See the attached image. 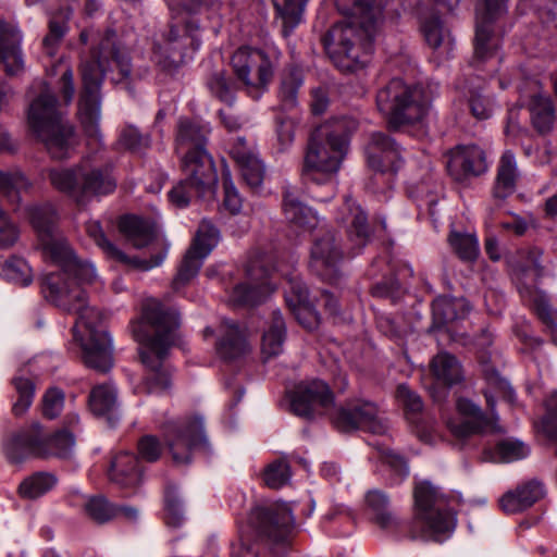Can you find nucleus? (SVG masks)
<instances>
[{
	"label": "nucleus",
	"mask_w": 557,
	"mask_h": 557,
	"mask_svg": "<svg viewBox=\"0 0 557 557\" xmlns=\"http://www.w3.org/2000/svg\"><path fill=\"white\" fill-rule=\"evenodd\" d=\"M79 267H60V272L45 275L41 288L45 298L61 309L77 314L74 337L81 343L83 360L88 368L107 372L112 367V343L102 324V313L86 304L81 284L91 283L96 271L91 263L76 257Z\"/></svg>",
	"instance_id": "1"
},
{
	"label": "nucleus",
	"mask_w": 557,
	"mask_h": 557,
	"mask_svg": "<svg viewBox=\"0 0 557 557\" xmlns=\"http://www.w3.org/2000/svg\"><path fill=\"white\" fill-rule=\"evenodd\" d=\"M180 326L176 309L156 298L143 302L141 315L131 325L143 364L150 373L146 377L147 392L164 391L170 385V376L163 369L171 346L174 344Z\"/></svg>",
	"instance_id": "2"
},
{
	"label": "nucleus",
	"mask_w": 557,
	"mask_h": 557,
	"mask_svg": "<svg viewBox=\"0 0 557 557\" xmlns=\"http://www.w3.org/2000/svg\"><path fill=\"white\" fill-rule=\"evenodd\" d=\"M354 11L347 21L336 23L324 38L334 64L342 71H355L363 55L372 52V41L383 18L386 0H351Z\"/></svg>",
	"instance_id": "3"
},
{
	"label": "nucleus",
	"mask_w": 557,
	"mask_h": 557,
	"mask_svg": "<svg viewBox=\"0 0 557 557\" xmlns=\"http://www.w3.org/2000/svg\"><path fill=\"white\" fill-rule=\"evenodd\" d=\"M115 67L122 77L131 73L126 50L117 42L116 34L108 29L92 49L90 60L82 63L83 92L78 113L86 134L95 141L100 140V85L108 70Z\"/></svg>",
	"instance_id": "4"
},
{
	"label": "nucleus",
	"mask_w": 557,
	"mask_h": 557,
	"mask_svg": "<svg viewBox=\"0 0 557 557\" xmlns=\"http://www.w3.org/2000/svg\"><path fill=\"white\" fill-rule=\"evenodd\" d=\"M358 127L354 117L332 119L317 127L308 141L304 172L317 183H332L348 150V136Z\"/></svg>",
	"instance_id": "5"
},
{
	"label": "nucleus",
	"mask_w": 557,
	"mask_h": 557,
	"mask_svg": "<svg viewBox=\"0 0 557 557\" xmlns=\"http://www.w3.org/2000/svg\"><path fill=\"white\" fill-rule=\"evenodd\" d=\"M231 64L236 82L223 71L215 72L207 82L211 94L231 104L237 89L243 88L248 96L259 99L274 75L275 65L270 57L262 50L243 47L234 52Z\"/></svg>",
	"instance_id": "6"
},
{
	"label": "nucleus",
	"mask_w": 557,
	"mask_h": 557,
	"mask_svg": "<svg viewBox=\"0 0 557 557\" xmlns=\"http://www.w3.org/2000/svg\"><path fill=\"white\" fill-rule=\"evenodd\" d=\"M430 104L431 94L426 88L408 85L399 78L389 81L376 95L377 109L392 129L422 121Z\"/></svg>",
	"instance_id": "7"
},
{
	"label": "nucleus",
	"mask_w": 557,
	"mask_h": 557,
	"mask_svg": "<svg viewBox=\"0 0 557 557\" xmlns=\"http://www.w3.org/2000/svg\"><path fill=\"white\" fill-rule=\"evenodd\" d=\"M48 177L57 190L66 194L77 205H85L92 197L111 194L116 187L109 168L97 165L89 158L73 168L52 169Z\"/></svg>",
	"instance_id": "8"
},
{
	"label": "nucleus",
	"mask_w": 557,
	"mask_h": 557,
	"mask_svg": "<svg viewBox=\"0 0 557 557\" xmlns=\"http://www.w3.org/2000/svg\"><path fill=\"white\" fill-rule=\"evenodd\" d=\"M28 123L54 159L69 156L72 148L73 127L63 123L52 91L42 84L40 94L32 101Z\"/></svg>",
	"instance_id": "9"
},
{
	"label": "nucleus",
	"mask_w": 557,
	"mask_h": 557,
	"mask_svg": "<svg viewBox=\"0 0 557 557\" xmlns=\"http://www.w3.org/2000/svg\"><path fill=\"white\" fill-rule=\"evenodd\" d=\"M460 495H445L430 482L424 481L416 485L414 528H420V534L412 531V537H433L450 532L455 527V513L451 503L460 502Z\"/></svg>",
	"instance_id": "10"
},
{
	"label": "nucleus",
	"mask_w": 557,
	"mask_h": 557,
	"mask_svg": "<svg viewBox=\"0 0 557 557\" xmlns=\"http://www.w3.org/2000/svg\"><path fill=\"white\" fill-rule=\"evenodd\" d=\"M185 180L177 183L169 193L170 201L176 207L189 205L193 196L205 198L214 194L218 174L208 150H198L181 156Z\"/></svg>",
	"instance_id": "11"
},
{
	"label": "nucleus",
	"mask_w": 557,
	"mask_h": 557,
	"mask_svg": "<svg viewBox=\"0 0 557 557\" xmlns=\"http://www.w3.org/2000/svg\"><path fill=\"white\" fill-rule=\"evenodd\" d=\"M28 220L37 234L44 257L53 264L79 267L76 255L58 228V214L51 203L35 205L27 209Z\"/></svg>",
	"instance_id": "12"
},
{
	"label": "nucleus",
	"mask_w": 557,
	"mask_h": 557,
	"mask_svg": "<svg viewBox=\"0 0 557 557\" xmlns=\"http://www.w3.org/2000/svg\"><path fill=\"white\" fill-rule=\"evenodd\" d=\"M166 2L170 11L175 17H181L184 25L183 27H181L178 23L172 25L165 37L164 49L160 45H157L154 52L160 54L163 52H177L184 57L188 48L197 50L200 47L201 38L199 36L198 23L183 15L200 13L203 10H216L220 8L221 0H185L182 8L175 0H166Z\"/></svg>",
	"instance_id": "13"
},
{
	"label": "nucleus",
	"mask_w": 557,
	"mask_h": 557,
	"mask_svg": "<svg viewBox=\"0 0 557 557\" xmlns=\"http://www.w3.org/2000/svg\"><path fill=\"white\" fill-rule=\"evenodd\" d=\"M165 442L174 463H189L194 450L207 442L202 418L191 416L171 423L165 431Z\"/></svg>",
	"instance_id": "14"
},
{
	"label": "nucleus",
	"mask_w": 557,
	"mask_h": 557,
	"mask_svg": "<svg viewBox=\"0 0 557 557\" xmlns=\"http://www.w3.org/2000/svg\"><path fill=\"white\" fill-rule=\"evenodd\" d=\"M220 239L219 231L208 220H202L195 235L194 242L186 251L173 278V289L180 290L188 284L198 273L203 260L209 256Z\"/></svg>",
	"instance_id": "15"
},
{
	"label": "nucleus",
	"mask_w": 557,
	"mask_h": 557,
	"mask_svg": "<svg viewBox=\"0 0 557 557\" xmlns=\"http://www.w3.org/2000/svg\"><path fill=\"white\" fill-rule=\"evenodd\" d=\"M333 421L342 432L361 429L373 434H381L386 429L376 406L363 400L349 403L341 408Z\"/></svg>",
	"instance_id": "16"
},
{
	"label": "nucleus",
	"mask_w": 557,
	"mask_h": 557,
	"mask_svg": "<svg viewBox=\"0 0 557 557\" xmlns=\"http://www.w3.org/2000/svg\"><path fill=\"white\" fill-rule=\"evenodd\" d=\"M251 519L259 534L274 543L285 542L294 525L290 508L286 504L257 507Z\"/></svg>",
	"instance_id": "17"
},
{
	"label": "nucleus",
	"mask_w": 557,
	"mask_h": 557,
	"mask_svg": "<svg viewBox=\"0 0 557 557\" xmlns=\"http://www.w3.org/2000/svg\"><path fill=\"white\" fill-rule=\"evenodd\" d=\"M476 9L474 55L480 60L490 58L498 48L499 40L493 35L491 24L506 10L507 0H480Z\"/></svg>",
	"instance_id": "18"
},
{
	"label": "nucleus",
	"mask_w": 557,
	"mask_h": 557,
	"mask_svg": "<svg viewBox=\"0 0 557 557\" xmlns=\"http://www.w3.org/2000/svg\"><path fill=\"white\" fill-rule=\"evenodd\" d=\"M310 257V267L319 276L330 281L337 276L343 250L332 231H324L315 237Z\"/></svg>",
	"instance_id": "19"
},
{
	"label": "nucleus",
	"mask_w": 557,
	"mask_h": 557,
	"mask_svg": "<svg viewBox=\"0 0 557 557\" xmlns=\"http://www.w3.org/2000/svg\"><path fill=\"white\" fill-rule=\"evenodd\" d=\"M268 276V271L261 268L259 261H251L247 267L248 281L233 288L230 301L235 306H255L262 302L274 290Z\"/></svg>",
	"instance_id": "20"
},
{
	"label": "nucleus",
	"mask_w": 557,
	"mask_h": 557,
	"mask_svg": "<svg viewBox=\"0 0 557 557\" xmlns=\"http://www.w3.org/2000/svg\"><path fill=\"white\" fill-rule=\"evenodd\" d=\"M332 403L333 393L327 384L321 380H312L296 386L290 407L295 414L309 418L317 408H327Z\"/></svg>",
	"instance_id": "21"
},
{
	"label": "nucleus",
	"mask_w": 557,
	"mask_h": 557,
	"mask_svg": "<svg viewBox=\"0 0 557 557\" xmlns=\"http://www.w3.org/2000/svg\"><path fill=\"white\" fill-rule=\"evenodd\" d=\"M4 455L10 463L17 465L30 456L40 457L48 451L41 438V426L34 423L30 429L22 430L8 437L3 444Z\"/></svg>",
	"instance_id": "22"
},
{
	"label": "nucleus",
	"mask_w": 557,
	"mask_h": 557,
	"mask_svg": "<svg viewBox=\"0 0 557 557\" xmlns=\"http://www.w3.org/2000/svg\"><path fill=\"white\" fill-rule=\"evenodd\" d=\"M447 170L456 181L486 172L485 152L475 145H460L449 152Z\"/></svg>",
	"instance_id": "23"
},
{
	"label": "nucleus",
	"mask_w": 557,
	"mask_h": 557,
	"mask_svg": "<svg viewBox=\"0 0 557 557\" xmlns=\"http://www.w3.org/2000/svg\"><path fill=\"white\" fill-rule=\"evenodd\" d=\"M368 165L375 172H395L400 164L398 145L383 133H373L366 147Z\"/></svg>",
	"instance_id": "24"
},
{
	"label": "nucleus",
	"mask_w": 557,
	"mask_h": 557,
	"mask_svg": "<svg viewBox=\"0 0 557 557\" xmlns=\"http://www.w3.org/2000/svg\"><path fill=\"white\" fill-rule=\"evenodd\" d=\"M215 350L224 360H235L249 352L247 334L235 321L223 320L216 331Z\"/></svg>",
	"instance_id": "25"
},
{
	"label": "nucleus",
	"mask_w": 557,
	"mask_h": 557,
	"mask_svg": "<svg viewBox=\"0 0 557 557\" xmlns=\"http://www.w3.org/2000/svg\"><path fill=\"white\" fill-rule=\"evenodd\" d=\"M245 183L252 189L261 187L265 166L253 148L248 147L244 138H237L230 151Z\"/></svg>",
	"instance_id": "26"
},
{
	"label": "nucleus",
	"mask_w": 557,
	"mask_h": 557,
	"mask_svg": "<svg viewBox=\"0 0 557 557\" xmlns=\"http://www.w3.org/2000/svg\"><path fill=\"white\" fill-rule=\"evenodd\" d=\"M211 127L208 123L190 119H180L176 128L175 150L180 156L207 150Z\"/></svg>",
	"instance_id": "27"
},
{
	"label": "nucleus",
	"mask_w": 557,
	"mask_h": 557,
	"mask_svg": "<svg viewBox=\"0 0 557 557\" xmlns=\"http://www.w3.org/2000/svg\"><path fill=\"white\" fill-rule=\"evenodd\" d=\"M457 410L462 418L447 421L449 431L457 438H466L478 434L490 425L488 418L475 404L468 399H458Z\"/></svg>",
	"instance_id": "28"
},
{
	"label": "nucleus",
	"mask_w": 557,
	"mask_h": 557,
	"mask_svg": "<svg viewBox=\"0 0 557 557\" xmlns=\"http://www.w3.org/2000/svg\"><path fill=\"white\" fill-rule=\"evenodd\" d=\"M545 490L536 480L528 481L499 498V506L507 513L523 511L544 497Z\"/></svg>",
	"instance_id": "29"
},
{
	"label": "nucleus",
	"mask_w": 557,
	"mask_h": 557,
	"mask_svg": "<svg viewBox=\"0 0 557 557\" xmlns=\"http://www.w3.org/2000/svg\"><path fill=\"white\" fill-rule=\"evenodd\" d=\"M86 232L109 257L116 259L123 263L131 264L138 270H151L154 267L161 264L163 260V256H154L149 260L139 258H128L123 251H121L106 238L102 228L98 222L92 221L87 223Z\"/></svg>",
	"instance_id": "30"
},
{
	"label": "nucleus",
	"mask_w": 557,
	"mask_h": 557,
	"mask_svg": "<svg viewBox=\"0 0 557 557\" xmlns=\"http://www.w3.org/2000/svg\"><path fill=\"white\" fill-rule=\"evenodd\" d=\"M530 122L534 131L545 136L553 132L556 120L552 97L543 91L534 92L528 102Z\"/></svg>",
	"instance_id": "31"
},
{
	"label": "nucleus",
	"mask_w": 557,
	"mask_h": 557,
	"mask_svg": "<svg viewBox=\"0 0 557 557\" xmlns=\"http://www.w3.org/2000/svg\"><path fill=\"white\" fill-rule=\"evenodd\" d=\"M21 34L12 25L0 21V62L8 74H16L23 67L20 50Z\"/></svg>",
	"instance_id": "32"
},
{
	"label": "nucleus",
	"mask_w": 557,
	"mask_h": 557,
	"mask_svg": "<svg viewBox=\"0 0 557 557\" xmlns=\"http://www.w3.org/2000/svg\"><path fill=\"white\" fill-rule=\"evenodd\" d=\"M283 211L286 221L297 231H311L318 225L317 214L311 208L304 205L293 191H285Z\"/></svg>",
	"instance_id": "33"
},
{
	"label": "nucleus",
	"mask_w": 557,
	"mask_h": 557,
	"mask_svg": "<svg viewBox=\"0 0 557 557\" xmlns=\"http://www.w3.org/2000/svg\"><path fill=\"white\" fill-rule=\"evenodd\" d=\"M109 478L121 487H135L141 481V469L135 455L120 453L116 455L109 470Z\"/></svg>",
	"instance_id": "34"
},
{
	"label": "nucleus",
	"mask_w": 557,
	"mask_h": 557,
	"mask_svg": "<svg viewBox=\"0 0 557 557\" xmlns=\"http://www.w3.org/2000/svg\"><path fill=\"white\" fill-rule=\"evenodd\" d=\"M520 177V171L516 156L512 151H505L497 165V175L493 189V195L497 199H505L516 190L517 182Z\"/></svg>",
	"instance_id": "35"
},
{
	"label": "nucleus",
	"mask_w": 557,
	"mask_h": 557,
	"mask_svg": "<svg viewBox=\"0 0 557 557\" xmlns=\"http://www.w3.org/2000/svg\"><path fill=\"white\" fill-rule=\"evenodd\" d=\"M119 228L135 248L148 246L156 236L153 224L136 215L122 218Z\"/></svg>",
	"instance_id": "36"
},
{
	"label": "nucleus",
	"mask_w": 557,
	"mask_h": 557,
	"mask_svg": "<svg viewBox=\"0 0 557 557\" xmlns=\"http://www.w3.org/2000/svg\"><path fill=\"white\" fill-rule=\"evenodd\" d=\"M285 337V321L280 311H273L262 335V355L265 358H271L280 355L283 350Z\"/></svg>",
	"instance_id": "37"
},
{
	"label": "nucleus",
	"mask_w": 557,
	"mask_h": 557,
	"mask_svg": "<svg viewBox=\"0 0 557 557\" xmlns=\"http://www.w3.org/2000/svg\"><path fill=\"white\" fill-rule=\"evenodd\" d=\"M430 368L435 379L445 385H454L463 380V371L457 358L448 352L437 354Z\"/></svg>",
	"instance_id": "38"
},
{
	"label": "nucleus",
	"mask_w": 557,
	"mask_h": 557,
	"mask_svg": "<svg viewBox=\"0 0 557 557\" xmlns=\"http://www.w3.org/2000/svg\"><path fill=\"white\" fill-rule=\"evenodd\" d=\"M433 318L434 323L438 326L454 322L457 319L463 318L469 307L463 299L438 297L433 301Z\"/></svg>",
	"instance_id": "39"
},
{
	"label": "nucleus",
	"mask_w": 557,
	"mask_h": 557,
	"mask_svg": "<svg viewBox=\"0 0 557 557\" xmlns=\"http://www.w3.org/2000/svg\"><path fill=\"white\" fill-rule=\"evenodd\" d=\"M88 403L94 414L107 417L108 421L112 422L116 407V392L112 386L108 384L95 386L90 392Z\"/></svg>",
	"instance_id": "40"
},
{
	"label": "nucleus",
	"mask_w": 557,
	"mask_h": 557,
	"mask_svg": "<svg viewBox=\"0 0 557 557\" xmlns=\"http://www.w3.org/2000/svg\"><path fill=\"white\" fill-rule=\"evenodd\" d=\"M345 208L347 215L344 219L349 225V237L351 240L356 242L358 247H363L369 239L367 215L351 198L346 199Z\"/></svg>",
	"instance_id": "41"
},
{
	"label": "nucleus",
	"mask_w": 557,
	"mask_h": 557,
	"mask_svg": "<svg viewBox=\"0 0 557 557\" xmlns=\"http://www.w3.org/2000/svg\"><path fill=\"white\" fill-rule=\"evenodd\" d=\"M69 8L60 10L49 22V32L42 40L44 51L48 57H53L57 49L67 32L66 22L70 18Z\"/></svg>",
	"instance_id": "42"
},
{
	"label": "nucleus",
	"mask_w": 557,
	"mask_h": 557,
	"mask_svg": "<svg viewBox=\"0 0 557 557\" xmlns=\"http://www.w3.org/2000/svg\"><path fill=\"white\" fill-rule=\"evenodd\" d=\"M366 502L372 510L374 521L382 529H393L397 527V518L388 510V498L380 491H371L367 494Z\"/></svg>",
	"instance_id": "43"
},
{
	"label": "nucleus",
	"mask_w": 557,
	"mask_h": 557,
	"mask_svg": "<svg viewBox=\"0 0 557 557\" xmlns=\"http://www.w3.org/2000/svg\"><path fill=\"white\" fill-rule=\"evenodd\" d=\"M308 0H284L281 5L273 1L277 15L282 20V33L287 37L300 23L304 8Z\"/></svg>",
	"instance_id": "44"
},
{
	"label": "nucleus",
	"mask_w": 557,
	"mask_h": 557,
	"mask_svg": "<svg viewBox=\"0 0 557 557\" xmlns=\"http://www.w3.org/2000/svg\"><path fill=\"white\" fill-rule=\"evenodd\" d=\"M0 276L22 286H27L33 281L30 267L18 257H11L0 262Z\"/></svg>",
	"instance_id": "45"
},
{
	"label": "nucleus",
	"mask_w": 557,
	"mask_h": 557,
	"mask_svg": "<svg viewBox=\"0 0 557 557\" xmlns=\"http://www.w3.org/2000/svg\"><path fill=\"white\" fill-rule=\"evenodd\" d=\"M57 483L53 474L38 472L26 478L18 486V493L24 498L35 499L49 492Z\"/></svg>",
	"instance_id": "46"
},
{
	"label": "nucleus",
	"mask_w": 557,
	"mask_h": 557,
	"mask_svg": "<svg viewBox=\"0 0 557 557\" xmlns=\"http://www.w3.org/2000/svg\"><path fill=\"white\" fill-rule=\"evenodd\" d=\"M448 243L461 260L473 261L479 256V242L474 234L451 231Z\"/></svg>",
	"instance_id": "47"
},
{
	"label": "nucleus",
	"mask_w": 557,
	"mask_h": 557,
	"mask_svg": "<svg viewBox=\"0 0 557 557\" xmlns=\"http://www.w3.org/2000/svg\"><path fill=\"white\" fill-rule=\"evenodd\" d=\"M41 438L46 444V448L49 453L40 455V457H67L75 445L74 435L67 430H59L54 433V435L50 437H46L41 434Z\"/></svg>",
	"instance_id": "48"
},
{
	"label": "nucleus",
	"mask_w": 557,
	"mask_h": 557,
	"mask_svg": "<svg viewBox=\"0 0 557 557\" xmlns=\"http://www.w3.org/2000/svg\"><path fill=\"white\" fill-rule=\"evenodd\" d=\"M12 384L17 393V399L12 406L14 416L20 417L24 414L33 404L35 396V385L33 381L22 376H15Z\"/></svg>",
	"instance_id": "49"
},
{
	"label": "nucleus",
	"mask_w": 557,
	"mask_h": 557,
	"mask_svg": "<svg viewBox=\"0 0 557 557\" xmlns=\"http://www.w3.org/2000/svg\"><path fill=\"white\" fill-rule=\"evenodd\" d=\"M533 308L540 320L550 334L552 339L557 343V310H554L547 298L543 294H535L533 297Z\"/></svg>",
	"instance_id": "50"
},
{
	"label": "nucleus",
	"mask_w": 557,
	"mask_h": 557,
	"mask_svg": "<svg viewBox=\"0 0 557 557\" xmlns=\"http://www.w3.org/2000/svg\"><path fill=\"white\" fill-rule=\"evenodd\" d=\"M301 85L302 77L297 71H292L283 77L280 98L285 108H294L297 104V95Z\"/></svg>",
	"instance_id": "51"
},
{
	"label": "nucleus",
	"mask_w": 557,
	"mask_h": 557,
	"mask_svg": "<svg viewBox=\"0 0 557 557\" xmlns=\"http://www.w3.org/2000/svg\"><path fill=\"white\" fill-rule=\"evenodd\" d=\"M87 515L98 523H104L114 518V504L109 503L102 496L91 497L85 504Z\"/></svg>",
	"instance_id": "52"
},
{
	"label": "nucleus",
	"mask_w": 557,
	"mask_h": 557,
	"mask_svg": "<svg viewBox=\"0 0 557 557\" xmlns=\"http://www.w3.org/2000/svg\"><path fill=\"white\" fill-rule=\"evenodd\" d=\"M290 479V469L286 461L276 460L270 463L263 473V480L270 488H280Z\"/></svg>",
	"instance_id": "53"
},
{
	"label": "nucleus",
	"mask_w": 557,
	"mask_h": 557,
	"mask_svg": "<svg viewBox=\"0 0 557 557\" xmlns=\"http://www.w3.org/2000/svg\"><path fill=\"white\" fill-rule=\"evenodd\" d=\"M27 187L28 182L21 173L9 174L0 171V193L11 201H18L20 191Z\"/></svg>",
	"instance_id": "54"
},
{
	"label": "nucleus",
	"mask_w": 557,
	"mask_h": 557,
	"mask_svg": "<svg viewBox=\"0 0 557 557\" xmlns=\"http://www.w3.org/2000/svg\"><path fill=\"white\" fill-rule=\"evenodd\" d=\"M64 406V393L57 388H49L42 396V414L48 419H54L60 414Z\"/></svg>",
	"instance_id": "55"
},
{
	"label": "nucleus",
	"mask_w": 557,
	"mask_h": 557,
	"mask_svg": "<svg viewBox=\"0 0 557 557\" xmlns=\"http://www.w3.org/2000/svg\"><path fill=\"white\" fill-rule=\"evenodd\" d=\"M296 122L292 117L281 116L276 120V141L280 152L286 151L295 138Z\"/></svg>",
	"instance_id": "56"
},
{
	"label": "nucleus",
	"mask_w": 557,
	"mask_h": 557,
	"mask_svg": "<svg viewBox=\"0 0 557 557\" xmlns=\"http://www.w3.org/2000/svg\"><path fill=\"white\" fill-rule=\"evenodd\" d=\"M396 397L399 404L404 407L409 419L410 416H414L422 411L423 403L421 397L407 385L401 384L397 387Z\"/></svg>",
	"instance_id": "57"
},
{
	"label": "nucleus",
	"mask_w": 557,
	"mask_h": 557,
	"mask_svg": "<svg viewBox=\"0 0 557 557\" xmlns=\"http://www.w3.org/2000/svg\"><path fill=\"white\" fill-rule=\"evenodd\" d=\"M497 453L505 462L522 459L529 455V448L517 440H507L497 445Z\"/></svg>",
	"instance_id": "58"
},
{
	"label": "nucleus",
	"mask_w": 557,
	"mask_h": 557,
	"mask_svg": "<svg viewBox=\"0 0 557 557\" xmlns=\"http://www.w3.org/2000/svg\"><path fill=\"white\" fill-rule=\"evenodd\" d=\"M483 374L488 385L498 394L506 397L509 401L513 399V389L509 383L502 379L497 371L488 363H483Z\"/></svg>",
	"instance_id": "59"
},
{
	"label": "nucleus",
	"mask_w": 557,
	"mask_h": 557,
	"mask_svg": "<svg viewBox=\"0 0 557 557\" xmlns=\"http://www.w3.org/2000/svg\"><path fill=\"white\" fill-rule=\"evenodd\" d=\"M140 458L147 462L157 461L162 454V446L159 440L153 435L143 436L137 444Z\"/></svg>",
	"instance_id": "60"
},
{
	"label": "nucleus",
	"mask_w": 557,
	"mask_h": 557,
	"mask_svg": "<svg viewBox=\"0 0 557 557\" xmlns=\"http://www.w3.org/2000/svg\"><path fill=\"white\" fill-rule=\"evenodd\" d=\"M17 226L11 221L8 213L0 208V248H9L18 239Z\"/></svg>",
	"instance_id": "61"
},
{
	"label": "nucleus",
	"mask_w": 557,
	"mask_h": 557,
	"mask_svg": "<svg viewBox=\"0 0 557 557\" xmlns=\"http://www.w3.org/2000/svg\"><path fill=\"white\" fill-rule=\"evenodd\" d=\"M120 144L132 151H139L149 146V137L141 135L137 128L127 126L121 133Z\"/></svg>",
	"instance_id": "62"
},
{
	"label": "nucleus",
	"mask_w": 557,
	"mask_h": 557,
	"mask_svg": "<svg viewBox=\"0 0 557 557\" xmlns=\"http://www.w3.org/2000/svg\"><path fill=\"white\" fill-rule=\"evenodd\" d=\"M422 30L431 47L437 48L442 44L445 30L438 17L434 16L425 21L422 25Z\"/></svg>",
	"instance_id": "63"
},
{
	"label": "nucleus",
	"mask_w": 557,
	"mask_h": 557,
	"mask_svg": "<svg viewBox=\"0 0 557 557\" xmlns=\"http://www.w3.org/2000/svg\"><path fill=\"white\" fill-rule=\"evenodd\" d=\"M288 284L289 293L286 295V302L290 309L310 304L308 289L301 282L290 278Z\"/></svg>",
	"instance_id": "64"
}]
</instances>
